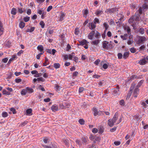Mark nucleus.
I'll list each match as a JSON object with an SVG mask.
<instances>
[{
	"label": "nucleus",
	"instance_id": "nucleus-30",
	"mask_svg": "<svg viewBox=\"0 0 148 148\" xmlns=\"http://www.w3.org/2000/svg\"><path fill=\"white\" fill-rule=\"evenodd\" d=\"M144 81V80H140L138 82V84L136 87L138 88L140 87L142 85Z\"/></svg>",
	"mask_w": 148,
	"mask_h": 148
},
{
	"label": "nucleus",
	"instance_id": "nucleus-61",
	"mask_svg": "<svg viewBox=\"0 0 148 148\" xmlns=\"http://www.w3.org/2000/svg\"><path fill=\"white\" fill-rule=\"evenodd\" d=\"M52 6L51 5L49 6L47 9V11L48 12H49L52 9Z\"/></svg>",
	"mask_w": 148,
	"mask_h": 148
},
{
	"label": "nucleus",
	"instance_id": "nucleus-51",
	"mask_svg": "<svg viewBox=\"0 0 148 148\" xmlns=\"http://www.w3.org/2000/svg\"><path fill=\"white\" fill-rule=\"evenodd\" d=\"M37 81H41L43 82L44 81L45 79L42 77H40L37 78Z\"/></svg>",
	"mask_w": 148,
	"mask_h": 148
},
{
	"label": "nucleus",
	"instance_id": "nucleus-13",
	"mask_svg": "<svg viewBox=\"0 0 148 148\" xmlns=\"http://www.w3.org/2000/svg\"><path fill=\"white\" fill-rule=\"evenodd\" d=\"M114 123H115L111 119H109L108 121V124L110 127H112L114 125Z\"/></svg>",
	"mask_w": 148,
	"mask_h": 148
},
{
	"label": "nucleus",
	"instance_id": "nucleus-47",
	"mask_svg": "<svg viewBox=\"0 0 148 148\" xmlns=\"http://www.w3.org/2000/svg\"><path fill=\"white\" fill-rule=\"evenodd\" d=\"M28 122L27 121H25L24 122H23L21 124H20V125L22 126H24L25 125H26L27 123Z\"/></svg>",
	"mask_w": 148,
	"mask_h": 148
},
{
	"label": "nucleus",
	"instance_id": "nucleus-15",
	"mask_svg": "<svg viewBox=\"0 0 148 148\" xmlns=\"http://www.w3.org/2000/svg\"><path fill=\"white\" fill-rule=\"evenodd\" d=\"M26 89L27 93H31L34 92V90L31 88L27 87L26 88Z\"/></svg>",
	"mask_w": 148,
	"mask_h": 148
},
{
	"label": "nucleus",
	"instance_id": "nucleus-46",
	"mask_svg": "<svg viewBox=\"0 0 148 148\" xmlns=\"http://www.w3.org/2000/svg\"><path fill=\"white\" fill-rule=\"evenodd\" d=\"M103 132V129L102 127H100L99 130V133L101 134H102Z\"/></svg>",
	"mask_w": 148,
	"mask_h": 148
},
{
	"label": "nucleus",
	"instance_id": "nucleus-19",
	"mask_svg": "<svg viewBox=\"0 0 148 148\" xmlns=\"http://www.w3.org/2000/svg\"><path fill=\"white\" fill-rule=\"evenodd\" d=\"M130 36L129 37V39L128 40L127 42V43L129 45L132 44L133 42L132 38H130Z\"/></svg>",
	"mask_w": 148,
	"mask_h": 148
},
{
	"label": "nucleus",
	"instance_id": "nucleus-35",
	"mask_svg": "<svg viewBox=\"0 0 148 148\" xmlns=\"http://www.w3.org/2000/svg\"><path fill=\"white\" fill-rule=\"evenodd\" d=\"M134 21V19L132 16L129 19L128 22L130 23L131 24Z\"/></svg>",
	"mask_w": 148,
	"mask_h": 148
},
{
	"label": "nucleus",
	"instance_id": "nucleus-37",
	"mask_svg": "<svg viewBox=\"0 0 148 148\" xmlns=\"http://www.w3.org/2000/svg\"><path fill=\"white\" fill-rule=\"evenodd\" d=\"M40 24L41 26V27L43 28L45 26V24L43 21H41L40 23Z\"/></svg>",
	"mask_w": 148,
	"mask_h": 148
},
{
	"label": "nucleus",
	"instance_id": "nucleus-49",
	"mask_svg": "<svg viewBox=\"0 0 148 148\" xmlns=\"http://www.w3.org/2000/svg\"><path fill=\"white\" fill-rule=\"evenodd\" d=\"M75 142L79 146H81L82 145V143L80 140L78 139H76L75 140Z\"/></svg>",
	"mask_w": 148,
	"mask_h": 148
},
{
	"label": "nucleus",
	"instance_id": "nucleus-59",
	"mask_svg": "<svg viewBox=\"0 0 148 148\" xmlns=\"http://www.w3.org/2000/svg\"><path fill=\"white\" fill-rule=\"evenodd\" d=\"M45 61L44 63H43V66H46V64L47 62L48 61V59L47 57H46L45 58Z\"/></svg>",
	"mask_w": 148,
	"mask_h": 148
},
{
	"label": "nucleus",
	"instance_id": "nucleus-8",
	"mask_svg": "<svg viewBox=\"0 0 148 148\" xmlns=\"http://www.w3.org/2000/svg\"><path fill=\"white\" fill-rule=\"evenodd\" d=\"M138 88L136 87V88L134 89L133 92L134 97H137V94H138L139 91V89Z\"/></svg>",
	"mask_w": 148,
	"mask_h": 148
},
{
	"label": "nucleus",
	"instance_id": "nucleus-33",
	"mask_svg": "<svg viewBox=\"0 0 148 148\" xmlns=\"http://www.w3.org/2000/svg\"><path fill=\"white\" fill-rule=\"evenodd\" d=\"M139 32L141 34H143L145 32V30L143 28H140L139 29Z\"/></svg>",
	"mask_w": 148,
	"mask_h": 148
},
{
	"label": "nucleus",
	"instance_id": "nucleus-16",
	"mask_svg": "<svg viewBox=\"0 0 148 148\" xmlns=\"http://www.w3.org/2000/svg\"><path fill=\"white\" fill-rule=\"evenodd\" d=\"M51 109L53 111L55 112L58 110V107L57 106L53 105L51 107Z\"/></svg>",
	"mask_w": 148,
	"mask_h": 148
},
{
	"label": "nucleus",
	"instance_id": "nucleus-11",
	"mask_svg": "<svg viewBox=\"0 0 148 148\" xmlns=\"http://www.w3.org/2000/svg\"><path fill=\"white\" fill-rule=\"evenodd\" d=\"M118 116V113L116 112L114 114L113 118L111 119L115 123L116 122L117 120V119Z\"/></svg>",
	"mask_w": 148,
	"mask_h": 148
},
{
	"label": "nucleus",
	"instance_id": "nucleus-9",
	"mask_svg": "<svg viewBox=\"0 0 148 148\" xmlns=\"http://www.w3.org/2000/svg\"><path fill=\"white\" fill-rule=\"evenodd\" d=\"M92 110L94 112V114L95 116H97V115H99V114H100L96 108H93Z\"/></svg>",
	"mask_w": 148,
	"mask_h": 148
},
{
	"label": "nucleus",
	"instance_id": "nucleus-21",
	"mask_svg": "<svg viewBox=\"0 0 148 148\" xmlns=\"http://www.w3.org/2000/svg\"><path fill=\"white\" fill-rule=\"evenodd\" d=\"M11 12V14L13 15H16L17 12L16 9L14 8H13L12 9Z\"/></svg>",
	"mask_w": 148,
	"mask_h": 148
},
{
	"label": "nucleus",
	"instance_id": "nucleus-39",
	"mask_svg": "<svg viewBox=\"0 0 148 148\" xmlns=\"http://www.w3.org/2000/svg\"><path fill=\"white\" fill-rule=\"evenodd\" d=\"M141 104L144 107V108H146L148 106L146 103L144 101L142 102Z\"/></svg>",
	"mask_w": 148,
	"mask_h": 148
},
{
	"label": "nucleus",
	"instance_id": "nucleus-10",
	"mask_svg": "<svg viewBox=\"0 0 148 148\" xmlns=\"http://www.w3.org/2000/svg\"><path fill=\"white\" fill-rule=\"evenodd\" d=\"M145 38L144 36H140L138 38V42L139 44L143 43V42L145 40Z\"/></svg>",
	"mask_w": 148,
	"mask_h": 148
},
{
	"label": "nucleus",
	"instance_id": "nucleus-18",
	"mask_svg": "<svg viewBox=\"0 0 148 148\" xmlns=\"http://www.w3.org/2000/svg\"><path fill=\"white\" fill-rule=\"evenodd\" d=\"M25 23L23 21H21L19 25L21 29L24 28L25 26Z\"/></svg>",
	"mask_w": 148,
	"mask_h": 148
},
{
	"label": "nucleus",
	"instance_id": "nucleus-53",
	"mask_svg": "<svg viewBox=\"0 0 148 148\" xmlns=\"http://www.w3.org/2000/svg\"><path fill=\"white\" fill-rule=\"evenodd\" d=\"M64 143L65 145L68 146L69 145V140L67 139H65L64 140Z\"/></svg>",
	"mask_w": 148,
	"mask_h": 148
},
{
	"label": "nucleus",
	"instance_id": "nucleus-28",
	"mask_svg": "<svg viewBox=\"0 0 148 148\" xmlns=\"http://www.w3.org/2000/svg\"><path fill=\"white\" fill-rule=\"evenodd\" d=\"M134 20L136 21H139L140 20V16H138L136 15H134L133 16Z\"/></svg>",
	"mask_w": 148,
	"mask_h": 148
},
{
	"label": "nucleus",
	"instance_id": "nucleus-14",
	"mask_svg": "<svg viewBox=\"0 0 148 148\" xmlns=\"http://www.w3.org/2000/svg\"><path fill=\"white\" fill-rule=\"evenodd\" d=\"M100 42V40H97L92 41L91 42V44L93 45L97 46Z\"/></svg>",
	"mask_w": 148,
	"mask_h": 148
},
{
	"label": "nucleus",
	"instance_id": "nucleus-54",
	"mask_svg": "<svg viewBox=\"0 0 148 148\" xmlns=\"http://www.w3.org/2000/svg\"><path fill=\"white\" fill-rule=\"evenodd\" d=\"M84 90V88L83 87L79 88V93H81Z\"/></svg>",
	"mask_w": 148,
	"mask_h": 148
},
{
	"label": "nucleus",
	"instance_id": "nucleus-55",
	"mask_svg": "<svg viewBox=\"0 0 148 148\" xmlns=\"http://www.w3.org/2000/svg\"><path fill=\"white\" fill-rule=\"evenodd\" d=\"M3 28L2 27H0V36L3 33Z\"/></svg>",
	"mask_w": 148,
	"mask_h": 148
},
{
	"label": "nucleus",
	"instance_id": "nucleus-48",
	"mask_svg": "<svg viewBox=\"0 0 148 148\" xmlns=\"http://www.w3.org/2000/svg\"><path fill=\"white\" fill-rule=\"evenodd\" d=\"M143 8L140 7L139 8L138 10L137 11L139 13H140V14H142L143 13Z\"/></svg>",
	"mask_w": 148,
	"mask_h": 148
},
{
	"label": "nucleus",
	"instance_id": "nucleus-24",
	"mask_svg": "<svg viewBox=\"0 0 148 148\" xmlns=\"http://www.w3.org/2000/svg\"><path fill=\"white\" fill-rule=\"evenodd\" d=\"M53 66L56 69H58L60 67V64L59 63H55L53 64Z\"/></svg>",
	"mask_w": 148,
	"mask_h": 148
},
{
	"label": "nucleus",
	"instance_id": "nucleus-6",
	"mask_svg": "<svg viewBox=\"0 0 148 148\" xmlns=\"http://www.w3.org/2000/svg\"><path fill=\"white\" fill-rule=\"evenodd\" d=\"M89 27L90 29L92 30L96 27V24L93 22L90 23H89Z\"/></svg>",
	"mask_w": 148,
	"mask_h": 148
},
{
	"label": "nucleus",
	"instance_id": "nucleus-32",
	"mask_svg": "<svg viewBox=\"0 0 148 148\" xmlns=\"http://www.w3.org/2000/svg\"><path fill=\"white\" fill-rule=\"evenodd\" d=\"M138 76L136 75H133L130 77V79L131 80L134 79L135 78H138Z\"/></svg>",
	"mask_w": 148,
	"mask_h": 148
},
{
	"label": "nucleus",
	"instance_id": "nucleus-40",
	"mask_svg": "<svg viewBox=\"0 0 148 148\" xmlns=\"http://www.w3.org/2000/svg\"><path fill=\"white\" fill-rule=\"evenodd\" d=\"M93 22L95 23V24L97 23H100L99 19L97 18H95L94 20V21Z\"/></svg>",
	"mask_w": 148,
	"mask_h": 148
},
{
	"label": "nucleus",
	"instance_id": "nucleus-38",
	"mask_svg": "<svg viewBox=\"0 0 148 148\" xmlns=\"http://www.w3.org/2000/svg\"><path fill=\"white\" fill-rule=\"evenodd\" d=\"M29 19L30 17L28 16L25 17L23 18V20L25 22H28L29 20Z\"/></svg>",
	"mask_w": 148,
	"mask_h": 148
},
{
	"label": "nucleus",
	"instance_id": "nucleus-60",
	"mask_svg": "<svg viewBox=\"0 0 148 148\" xmlns=\"http://www.w3.org/2000/svg\"><path fill=\"white\" fill-rule=\"evenodd\" d=\"M124 101L123 100H121L119 102V104L121 106H124Z\"/></svg>",
	"mask_w": 148,
	"mask_h": 148
},
{
	"label": "nucleus",
	"instance_id": "nucleus-22",
	"mask_svg": "<svg viewBox=\"0 0 148 148\" xmlns=\"http://www.w3.org/2000/svg\"><path fill=\"white\" fill-rule=\"evenodd\" d=\"M2 93L3 95H10V92L7 91L5 89H3V90Z\"/></svg>",
	"mask_w": 148,
	"mask_h": 148
},
{
	"label": "nucleus",
	"instance_id": "nucleus-17",
	"mask_svg": "<svg viewBox=\"0 0 148 148\" xmlns=\"http://www.w3.org/2000/svg\"><path fill=\"white\" fill-rule=\"evenodd\" d=\"M129 52H125L123 54V58L125 59L127 58L129 56Z\"/></svg>",
	"mask_w": 148,
	"mask_h": 148
},
{
	"label": "nucleus",
	"instance_id": "nucleus-12",
	"mask_svg": "<svg viewBox=\"0 0 148 148\" xmlns=\"http://www.w3.org/2000/svg\"><path fill=\"white\" fill-rule=\"evenodd\" d=\"M87 43L88 42L85 39H84L81 41H79V44L78 45L83 46Z\"/></svg>",
	"mask_w": 148,
	"mask_h": 148
},
{
	"label": "nucleus",
	"instance_id": "nucleus-64",
	"mask_svg": "<svg viewBox=\"0 0 148 148\" xmlns=\"http://www.w3.org/2000/svg\"><path fill=\"white\" fill-rule=\"evenodd\" d=\"M8 58H4L2 60V61L4 63H5L7 62L8 60Z\"/></svg>",
	"mask_w": 148,
	"mask_h": 148
},
{
	"label": "nucleus",
	"instance_id": "nucleus-31",
	"mask_svg": "<svg viewBox=\"0 0 148 148\" xmlns=\"http://www.w3.org/2000/svg\"><path fill=\"white\" fill-rule=\"evenodd\" d=\"M27 93L26 89H23L21 92L22 95H25Z\"/></svg>",
	"mask_w": 148,
	"mask_h": 148
},
{
	"label": "nucleus",
	"instance_id": "nucleus-27",
	"mask_svg": "<svg viewBox=\"0 0 148 148\" xmlns=\"http://www.w3.org/2000/svg\"><path fill=\"white\" fill-rule=\"evenodd\" d=\"M101 36V34L99 33L97 31H96L95 36L96 38L99 39Z\"/></svg>",
	"mask_w": 148,
	"mask_h": 148
},
{
	"label": "nucleus",
	"instance_id": "nucleus-5",
	"mask_svg": "<svg viewBox=\"0 0 148 148\" xmlns=\"http://www.w3.org/2000/svg\"><path fill=\"white\" fill-rule=\"evenodd\" d=\"M82 140L83 144H87L88 141V138L87 136H85L82 137Z\"/></svg>",
	"mask_w": 148,
	"mask_h": 148
},
{
	"label": "nucleus",
	"instance_id": "nucleus-25",
	"mask_svg": "<svg viewBox=\"0 0 148 148\" xmlns=\"http://www.w3.org/2000/svg\"><path fill=\"white\" fill-rule=\"evenodd\" d=\"M142 8H143L144 10H147L148 9V5L146 3H145L143 5Z\"/></svg>",
	"mask_w": 148,
	"mask_h": 148
},
{
	"label": "nucleus",
	"instance_id": "nucleus-26",
	"mask_svg": "<svg viewBox=\"0 0 148 148\" xmlns=\"http://www.w3.org/2000/svg\"><path fill=\"white\" fill-rule=\"evenodd\" d=\"M119 15L120 16V17H121V18H118V19L119 20V21H120L121 22L123 21H124V16L122 14H119Z\"/></svg>",
	"mask_w": 148,
	"mask_h": 148
},
{
	"label": "nucleus",
	"instance_id": "nucleus-36",
	"mask_svg": "<svg viewBox=\"0 0 148 148\" xmlns=\"http://www.w3.org/2000/svg\"><path fill=\"white\" fill-rule=\"evenodd\" d=\"M78 121L79 123L81 125H83L84 124V120L82 119H79Z\"/></svg>",
	"mask_w": 148,
	"mask_h": 148
},
{
	"label": "nucleus",
	"instance_id": "nucleus-1",
	"mask_svg": "<svg viewBox=\"0 0 148 148\" xmlns=\"http://www.w3.org/2000/svg\"><path fill=\"white\" fill-rule=\"evenodd\" d=\"M135 84V83H133L132 84L131 87L130 88V91L127 94L126 99H129L131 96V94L132 92V91L134 89Z\"/></svg>",
	"mask_w": 148,
	"mask_h": 148
},
{
	"label": "nucleus",
	"instance_id": "nucleus-41",
	"mask_svg": "<svg viewBox=\"0 0 148 148\" xmlns=\"http://www.w3.org/2000/svg\"><path fill=\"white\" fill-rule=\"evenodd\" d=\"M130 51L132 53H134L136 52V50L135 48L132 47L130 49Z\"/></svg>",
	"mask_w": 148,
	"mask_h": 148
},
{
	"label": "nucleus",
	"instance_id": "nucleus-50",
	"mask_svg": "<svg viewBox=\"0 0 148 148\" xmlns=\"http://www.w3.org/2000/svg\"><path fill=\"white\" fill-rule=\"evenodd\" d=\"M22 81V80L21 79L16 78L15 79V82L16 83H19L21 82Z\"/></svg>",
	"mask_w": 148,
	"mask_h": 148
},
{
	"label": "nucleus",
	"instance_id": "nucleus-58",
	"mask_svg": "<svg viewBox=\"0 0 148 148\" xmlns=\"http://www.w3.org/2000/svg\"><path fill=\"white\" fill-rule=\"evenodd\" d=\"M101 12H102V11H101V10H97L96 12L95 13V14L97 15H99L100 14V13H101Z\"/></svg>",
	"mask_w": 148,
	"mask_h": 148
},
{
	"label": "nucleus",
	"instance_id": "nucleus-44",
	"mask_svg": "<svg viewBox=\"0 0 148 148\" xmlns=\"http://www.w3.org/2000/svg\"><path fill=\"white\" fill-rule=\"evenodd\" d=\"M103 25L105 27V29H106V30H107L109 27L108 25L106 23H104L103 24Z\"/></svg>",
	"mask_w": 148,
	"mask_h": 148
},
{
	"label": "nucleus",
	"instance_id": "nucleus-3",
	"mask_svg": "<svg viewBox=\"0 0 148 148\" xmlns=\"http://www.w3.org/2000/svg\"><path fill=\"white\" fill-rule=\"evenodd\" d=\"M108 42L107 41H104L102 42L103 48L106 49L108 50L109 47L108 45Z\"/></svg>",
	"mask_w": 148,
	"mask_h": 148
},
{
	"label": "nucleus",
	"instance_id": "nucleus-7",
	"mask_svg": "<svg viewBox=\"0 0 148 148\" xmlns=\"http://www.w3.org/2000/svg\"><path fill=\"white\" fill-rule=\"evenodd\" d=\"M95 34V32L94 31H92L90 32L88 36V38L90 40L92 39L93 38V36Z\"/></svg>",
	"mask_w": 148,
	"mask_h": 148
},
{
	"label": "nucleus",
	"instance_id": "nucleus-2",
	"mask_svg": "<svg viewBox=\"0 0 148 148\" xmlns=\"http://www.w3.org/2000/svg\"><path fill=\"white\" fill-rule=\"evenodd\" d=\"M118 10V8H113L107 9V12L109 13H114Z\"/></svg>",
	"mask_w": 148,
	"mask_h": 148
},
{
	"label": "nucleus",
	"instance_id": "nucleus-56",
	"mask_svg": "<svg viewBox=\"0 0 148 148\" xmlns=\"http://www.w3.org/2000/svg\"><path fill=\"white\" fill-rule=\"evenodd\" d=\"M10 110L12 112L13 114H15L16 113L15 109L14 108H12L10 109Z\"/></svg>",
	"mask_w": 148,
	"mask_h": 148
},
{
	"label": "nucleus",
	"instance_id": "nucleus-34",
	"mask_svg": "<svg viewBox=\"0 0 148 148\" xmlns=\"http://www.w3.org/2000/svg\"><path fill=\"white\" fill-rule=\"evenodd\" d=\"M55 88L56 91H59L60 90L61 87L58 85L56 84L55 85Z\"/></svg>",
	"mask_w": 148,
	"mask_h": 148
},
{
	"label": "nucleus",
	"instance_id": "nucleus-57",
	"mask_svg": "<svg viewBox=\"0 0 148 148\" xmlns=\"http://www.w3.org/2000/svg\"><path fill=\"white\" fill-rule=\"evenodd\" d=\"M98 131V130L96 128H94L92 129V132L93 133H97Z\"/></svg>",
	"mask_w": 148,
	"mask_h": 148
},
{
	"label": "nucleus",
	"instance_id": "nucleus-62",
	"mask_svg": "<svg viewBox=\"0 0 148 148\" xmlns=\"http://www.w3.org/2000/svg\"><path fill=\"white\" fill-rule=\"evenodd\" d=\"M71 47L69 44H68L66 47V51H68L71 49Z\"/></svg>",
	"mask_w": 148,
	"mask_h": 148
},
{
	"label": "nucleus",
	"instance_id": "nucleus-63",
	"mask_svg": "<svg viewBox=\"0 0 148 148\" xmlns=\"http://www.w3.org/2000/svg\"><path fill=\"white\" fill-rule=\"evenodd\" d=\"M36 74V75H34V77H38L40 76H41L42 75L41 73H38L37 74Z\"/></svg>",
	"mask_w": 148,
	"mask_h": 148
},
{
	"label": "nucleus",
	"instance_id": "nucleus-45",
	"mask_svg": "<svg viewBox=\"0 0 148 148\" xmlns=\"http://www.w3.org/2000/svg\"><path fill=\"white\" fill-rule=\"evenodd\" d=\"M118 58L119 59H121L123 57V55L121 53H119L117 55Z\"/></svg>",
	"mask_w": 148,
	"mask_h": 148
},
{
	"label": "nucleus",
	"instance_id": "nucleus-23",
	"mask_svg": "<svg viewBox=\"0 0 148 148\" xmlns=\"http://www.w3.org/2000/svg\"><path fill=\"white\" fill-rule=\"evenodd\" d=\"M37 48L38 50L41 52H42L43 50V47L42 45L38 46Z\"/></svg>",
	"mask_w": 148,
	"mask_h": 148
},
{
	"label": "nucleus",
	"instance_id": "nucleus-42",
	"mask_svg": "<svg viewBox=\"0 0 148 148\" xmlns=\"http://www.w3.org/2000/svg\"><path fill=\"white\" fill-rule=\"evenodd\" d=\"M8 116V113L6 112H3L2 113V116L3 117H6Z\"/></svg>",
	"mask_w": 148,
	"mask_h": 148
},
{
	"label": "nucleus",
	"instance_id": "nucleus-4",
	"mask_svg": "<svg viewBox=\"0 0 148 148\" xmlns=\"http://www.w3.org/2000/svg\"><path fill=\"white\" fill-rule=\"evenodd\" d=\"M120 88L119 86H118L116 88L114 89L113 92L114 94H119L120 92H119Z\"/></svg>",
	"mask_w": 148,
	"mask_h": 148
},
{
	"label": "nucleus",
	"instance_id": "nucleus-52",
	"mask_svg": "<svg viewBox=\"0 0 148 148\" xmlns=\"http://www.w3.org/2000/svg\"><path fill=\"white\" fill-rule=\"evenodd\" d=\"M78 74V73L77 71H75L74 72L73 75V77H76L77 76Z\"/></svg>",
	"mask_w": 148,
	"mask_h": 148
},
{
	"label": "nucleus",
	"instance_id": "nucleus-20",
	"mask_svg": "<svg viewBox=\"0 0 148 148\" xmlns=\"http://www.w3.org/2000/svg\"><path fill=\"white\" fill-rule=\"evenodd\" d=\"M147 62V61L146 60L145 58L140 60V64L141 65H142L145 64Z\"/></svg>",
	"mask_w": 148,
	"mask_h": 148
},
{
	"label": "nucleus",
	"instance_id": "nucleus-29",
	"mask_svg": "<svg viewBox=\"0 0 148 148\" xmlns=\"http://www.w3.org/2000/svg\"><path fill=\"white\" fill-rule=\"evenodd\" d=\"M32 112V110L31 108H29L26 110V112L27 115H30Z\"/></svg>",
	"mask_w": 148,
	"mask_h": 148
},
{
	"label": "nucleus",
	"instance_id": "nucleus-43",
	"mask_svg": "<svg viewBox=\"0 0 148 148\" xmlns=\"http://www.w3.org/2000/svg\"><path fill=\"white\" fill-rule=\"evenodd\" d=\"M46 12H43L41 16V18L42 19L44 18L46 16Z\"/></svg>",
	"mask_w": 148,
	"mask_h": 148
}]
</instances>
